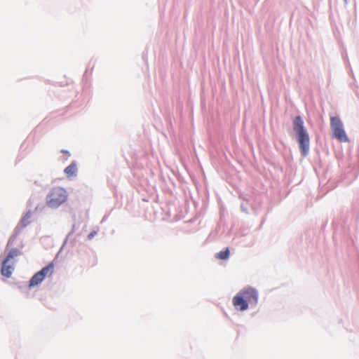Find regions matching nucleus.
I'll return each instance as SVG.
<instances>
[{"mask_svg": "<svg viewBox=\"0 0 359 359\" xmlns=\"http://www.w3.org/2000/svg\"><path fill=\"white\" fill-rule=\"evenodd\" d=\"M20 255V252L16 250H11L6 259L4 261L1 267V274L6 277H10L13 269L15 262V258Z\"/></svg>", "mask_w": 359, "mask_h": 359, "instance_id": "nucleus-5", "label": "nucleus"}, {"mask_svg": "<svg viewBox=\"0 0 359 359\" xmlns=\"http://www.w3.org/2000/svg\"><path fill=\"white\" fill-rule=\"evenodd\" d=\"M68 194L62 187H54L46 196V205L52 208H58L67 200Z\"/></svg>", "mask_w": 359, "mask_h": 359, "instance_id": "nucleus-3", "label": "nucleus"}, {"mask_svg": "<svg viewBox=\"0 0 359 359\" xmlns=\"http://www.w3.org/2000/svg\"><path fill=\"white\" fill-rule=\"evenodd\" d=\"M61 151L66 155V158L70 156V153L68 151L62 150Z\"/></svg>", "mask_w": 359, "mask_h": 359, "instance_id": "nucleus-10", "label": "nucleus"}, {"mask_svg": "<svg viewBox=\"0 0 359 359\" xmlns=\"http://www.w3.org/2000/svg\"><path fill=\"white\" fill-rule=\"evenodd\" d=\"M259 292L251 286H245L238 292L233 297L232 302L235 309L238 311H245L249 306L255 307L258 303Z\"/></svg>", "mask_w": 359, "mask_h": 359, "instance_id": "nucleus-1", "label": "nucleus"}, {"mask_svg": "<svg viewBox=\"0 0 359 359\" xmlns=\"http://www.w3.org/2000/svg\"><path fill=\"white\" fill-rule=\"evenodd\" d=\"M293 130L297 136V142L302 156H305L309 151V136L304 128V121L297 116L293 120Z\"/></svg>", "mask_w": 359, "mask_h": 359, "instance_id": "nucleus-2", "label": "nucleus"}, {"mask_svg": "<svg viewBox=\"0 0 359 359\" xmlns=\"http://www.w3.org/2000/svg\"><path fill=\"white\" fill-rule=\"evenodd\" d=\"M25 217H27V218H29V217H30V216H29V212H27V213L25 215Z\"/></svg>", "mask_w": 359, "mask_h": 359, "instance_id": "nucleus-11", "label": "nucleus"}, {"mask_svg": "<svg viewBox=\"0 0 359 359\" xmlns=\"http://www.w3.org/2000/svg\"><path fill=\"white\" fill-rule=\"evenodd\" d=\"M78 172V164L76 161H72L64 170V173L67 178L71 179L76 177Z\"/></svg>", "mask_w": 359, "mask_h": 359, "instance_id": "nucleus-7", "label": "nucleus"}, {"mask_svg": "<svg viewBox=\"0 0 359 359\" xmlns=\"http://www.w3.org/2000/svg\"><path fill=\"white\" fill-rule=\"evenodd\" d=\"M97 229L92 231L88 235V239L91 240L94 238V236L97 233Z\"/></svg>", "mask_w": 359, "mask_h": 359, "instance_id": "nucleus-9", "label": "nucleus"}, {"mask_svg": "<svg viewBox=\"0 0 359 359\" xmlns=\"http://www.w3.org/2000/svg\"><path fill=\"white\" fill-rule=\"evenodd\" d=\"M330 126L332 135L334 138L341 142H348V138L344 129L343 123L339 117L332 116L330 118Z\"/></svg>", "mask_w": 359, "mask_h": 359, "instance_id": "nucleus-4", "label": "nucleus"}, {"mask_svg": "<svg viewBox=\"0 0 359 359\" xmlns=\"http://www.w3.org/2000/svg\"><path fill=\"white\" fill-rule=\"evenodd\" d=\"M230 252L228 248H225L223 250H221L220 252L216 253L215 258L219 259L222 260H226L229 257Z\"/></svg>", "mask_w": 359, "mask_h": 359, "instance_id": "nucleus-8", "label": "nucleus"}, {"mask_svg": "<svg viewBox=\"0 0 359 359\" xmlns=\"http://www.w3.org/2000/svg\"><path fill=\"white\" fill-rule=\"evenodd\" d=\"M53 269L54 264L50 262L32 277L29 286L32 287L40 284L48 275L50 276L53 273Z\"/></svg>", "mask_w": 359, "mask_h": 359, "instance_id": "nucleus-6", "label": "nucleus"}]
</instances>
